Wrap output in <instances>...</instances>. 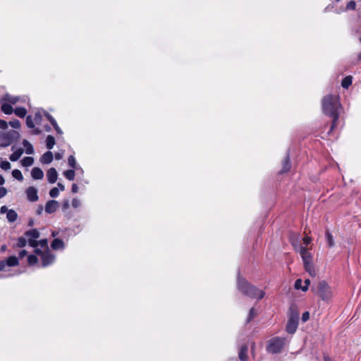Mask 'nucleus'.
I'll use <instances>...</instances> for the list:
<instances>
[{"instance_id":"27","label":"nucleus","mask_w":361,"mask_h":361,"mask_svg":"<svg viewBox=\"0 0 361 361\" xmlns=\"http://www.w3.org/2000/svg\"><path fill=\"white\" fill-rule=\"evenodd\" d=\"M20 162L23 166H30L34 163V159L31 157H25L21 159Z\"/></svg>"},{"instance_id":"23","label":"nucleus","mask_w":361,"mask_h":361,"mask_svg":"<svg viewBox=\"0 0 361 361\" xmlns=\"http://www.w3.org/2000/svg\"><path fill=\"white\" fill-rule=\"evenodd\" d=\"M353 82V77L351 75H348L345 77L342 81H341V86L345 88L348 89Z\"/></svg>"},{"instance_id":"62","label":"nucleus","mask_w":361,"mask_h":361,"mask_svg":"<svg viewBox=\"0 0 361 361\" xmlns=\"http://www.w3.org/2000/svg\"><path fill=\"white\" fill-rule=\"evenodd\" d=\"M5 183V180L4 177L0 174V185H4Z\"/></svg>"},{"instance_id":"56","label":"nucleus","mask_w":361,"mask_h":361,"mask_svg":"<svg viewBox=\"0 0 361 361\" xmlns=\"http://www.w3.org/2000/svg\"><path fill=\"white\" fill-rule=\"evenodd\" d=\"M44 116L49 121H51L52 118H54V117L48 112H45Z\"/></svg>"},{"instance_id":"20","label":"nucleus","mask_w":361,"mask_h":361,"mask_svg":"<svg viewBox=\"0 0 361 361\" xmlns=\"http://www.w3.org/2000/svg\"><path fill=\"white\" fill-rule=\"evenodd\" d=\"M1 110L7 115H11L13 112L12 106L8 103H2Z\"/></svg>"},{"instance_id":"38","label":"nucleus","mask_w":361,"mask_h":361,"mask_svg":"<svg viewBox=\"0 0 361 361\" xmlns=\"http://www.w3.org/2000/svg\"><path fill=\"white\" fill-rule=\"evenodd\" d=\"M0 167L1 169L7 171L11 169V164L8 161H1L0 162Z\"/></svg>"},{"instance_id":"8","label":"nucleus","mask_w":361,"mask_h":361,"mask_svg":"<svg viewBox=\"0 0 361 361\" xmlns=\"http://www.w3.org/2000/svg\"><path fill=\"white\" fill-rule=\"evenodd\" d=\"M28 238V243L32 247H36L39 245L38 241L36 240L39 237V232L34 228L27 231L24 234Z\"/></svg>"},{"instance_id":"61","label":"nucleus","mask_w":361,"mask_h":361,"mask_svg":"<svg viewBox=\"0 0 361 361\" xmlns=\"http://www.w3.org/2000/svg\"><path fill=\"white\" fill-rule=\"evenodd\" d=\"M49 122L52 125V126H56L58 124L54 118H52L51 121H49Z\"/></svg>"},{"instance_id":"52","label":"nucleus","mask_w":361,"mask_h":361,"mask_svg":"<svg viewBox=\"0 0 361 361\" xmlns=\"http://www.w3.org/2000/svg\"><path fill=\"white\" fill-rule=\"evenodd\" d=\"M54 157L56 160H60L63 158V153L56 152L55 153Z\"/></svg>"},{"instance_id":"21","label":"nucleus","mask_w":361,"mask_h":361,"mask_svg":"<svg viewBox=\"0 0 361 361\" xmlns=\"http://www.w3.org/2000/svg\"><path fill=\"white\" fill-rule=\"evenodd\" d=\"M6 218L11 223L16 221L18 219V214L13 209H9L6 214Z\"/></svg>"},{"instance_id":"33","label":"nucleus","mask_w":361,"mask_h":361,"mask_svg":"<svg viewBox=\"0 0 361 361\" xmlns=\"http://www.w3.org/2000/svg\"><path fill=\"white\" fill-rule=\"evenodd\" d=\"M256 315H257V313H256L255 308L252 307L249 311V314L247 315L246 322L247 323L250 322L256 317Z\"/></svg>"},{"instance_id":"10","label":"nucleus","mask_w":361,"mask_h":361,"mask_svg":"<svg viewBox=\"0 0 361 361\" xmlns=\"http://www.w3.org/2000/svg\"><path fill=\"white\" fill-rule=\"evenodd\" d=\"M282 168L281 171H279V173H285L288 172L290 170L291 168V164L290 160V156L288 153L286 156L284 157V159L282 161Z\"/></svg>"},{"instance_id":"41","label":"nucleus","mask_w":361,"mask_h":361,"mask_svg":"<svg viewBox=\"0 0 361 361\" xmlns=\"http://www.w3.org/2000/svg\"><path fill=\"white\" fill-rule=\"evenodd\" d=\"M302 279H297L295 282V288L297 290H299V289L302 290V288L303 287L302 286Z\"/></svg>"},{"instance_id":"34","label":"nucleus","mask_w":361,"mask_h":361,"mask_svg":"<svg viewBox=\"0 0 361 361\" xmlns=\"http://www.w3.org/2000/svg\"><path fill=\"white\" fill-rule=\"evenodd\" d=\"M27 244V240L23 237H19L17 240L16 245L18 247H24Z\"/></svg>"},{"instance_id":"39","label":"nucleus","mask_w":361,"mask_h":361,"mask_svg":"<svg viewBox=\"0 0 361 361\" xmlns=\"http://www.w3.org/2000/svg\"><path fill=\"white\" fill-rule=\"evenodd\" d=\"M59 188H53L52 189H51V190L49 191V195L51 197H58L59 195Z\"/></svg>"},{"instance_id":"55","label":"nucleus","mask_w":361,"mask_h":361,"mask_svg":"<svg viewBox=\"0 0 361 361\" xmlns=\"http://www.w3.org/2000/svg\"><path fill=\"white\" fill-rule=\"evenodd\" d=\"M8 210L9 209H8V208L6 206H2L0 209V212L1 214H4L6 212L7 213Z\"/></svg>"},{"instance_id":"11","label":"nucleus","mask_w":361,"mask_h":361,"mask_svg":"<svg viewBox=\"0 0 361 361\" xmlns=\"http://www.w3.org/2000/svg\"><path fill=\"white\" fill-rule=\"evenodd\" d=\"M59 203L56 200H49L45 205V212L48 214H52L56 212Z\"/></svg>"},{"instance_id":"60","label":"nucleus","mask_w":361,"mask_h":361,"mask_svg":"<svg viewBox=\"0 0 361 361\" xmlns=\"http://www.w3.org/2000/svg\"><path fill=\"white\" fill-rule=\"evenodd\" d=\"M324 361H334V360L330 357L329 355H324Z\"/></svg>"},{"instance_id":"37","label":"nucleus","mask_w":361,"mask_h":361,"mask_svg":"<svg viewBox=\"0 0 361 361\" xmlns=\"http://www.w3.org/2000/svg\"><path fill=\"white\" fill-rule=\"evenodd\" d=\"M26 125L29 128H35V124L32 116L29 115L26 117Z\"/></svg>"},{"instance_id":"28","label":"nucleus","mask_w":361,"mask_h":361,"mask_svg":"<svg viewBox=\"0 0 361 361\" xmlns=\"http://www.w3.org/2000/svg\"><path fill=\"white\" fill-rule=\"evenodd\" d=\"M23 145L25 147V152L27 154H31L34 152L32 145L27 140L23 141Z\"/></svg>"},{"instance_id":"54","label":"nucleus","mask_w":361,"mask_h":361,"mask_svg":"<svg viewBox=\"0 0 361 361\" xmlns=\"http://www.w3.org/2000/svg\"><path fill=\"white\" fill-rule=\"evenodd\" d=\"M27 252L25 250H23L21 251H20L19 252V257L20 258H23V257H25V255H27Z\"/></svg>"},{"instance_id":"4","label":"nucleus","mask_w":361,"mask_h":361,"mask_svg":"<svg viewBox=\"0 0 361 361\" xmlns=\"http://www.w3.org/2000/svg\"><path fill=\"white\" fill-rule=\"evenodd\" d=\"M298 323L299 313L296 310L291 307L290 308V315L286 324V331L290 334H294L298 329Z\"/></svg>"},{"instance_id":"36","label":"nucleus","mask_w":361,"mask_h":361,"mask_svg":"<svg viewBox=\"0 0 361 361\" xmlns=\"http://www.w3.org/2000/svg\"><path fill=\"white\" fill-rule=\"evenodd\" d=\"M2 101L8 102L11 104H16L17 102V99L14 97H11L9 94H6L2 99Z\"/></svg>"},{"instance_id":"7","label":"nucleus","mask_w":361,"mask_h":361,"mask_svg":"<svg viewBox=\"0 0 361 361\" xmlns=\"http://www.w3.org/2000/svg\"><path fill=\"white\" fill-rule=\"evenodd\" d=\"M35 252L41 255L42 263L43 267H47L52 264L54 261V255L49 251L42 252L39 249H35Z\"/></svg>"},{"instance_id":"35","label":"nucleus","mask_w":361,"mask_h":361,"mask_svg":"<svg viewBox=\"0 0 361 361\" xmlns=\"http://www.w3.org/2000/svg\"><path fill=\"white\" fill-rule=\"evenodd\" d=\"M9 125L16 129H19L21 126L20 122L18 119H13L9 121Z\"/></svg>"},{"instance_id":"46","label":"nucleus","mask_w":361,"mask_h":361,"mask_svg":"<svg viewBox=\"0 0 361 361\" xmlns=\"http://www.w3.org/2000/svg\"><path fill=\"white\" fill-rule=\"evenodd\" d=\"M310 284V280L306 279L305 281V286H303V287L302 288V290L307 291L308 290V287H309Z\"/></svg>"},{"instance_id":"45","label":"nucleus","mask_w":361,"mask_h":361,"mask_svg":"<svg viewBox=\"0 0 361 361\" xmlns=\"http://www.w3.org/2000/svg\"><path fill=\"white\" fill-rule=\"evenodd\" d=\"M39 245H40L42 247H48V243L47 239H42L39 241H38Z\"/></svg>"},{"instance_id":"3","label":"nucleus","mask_w":361,"mask_h":361,"mask_svg":"<svg viewBox=\"0 0 361 361\" xmlns=\"http://www.w3.org/2000/svg\"><path fill=\"white\" fill-rule=\"evenodd\" d=\"M286 343V338L275 336L269 339L267 342L266 350L268 353L271 354H278L281 353Z\"/></svg>"},{"instance_id":"48","label":"nucleus","mask_w":361,"mask_h":361,"mask_svg":"<svg viewBox=\"0 0 361 361\" xmlns=\"http://www.w3.org/2000/svg\"><path fill=\"white\" fill-rule=\"evenodd\" d=\"M34 120L37 122V123H39L42 120V115L39 112H37L35 115V118H34Z\"/></svg>"},{"instance_id":"58","label":"nucleus","mask_w":361,"mask_h":361,"mask_svg":"<svg viewBox=\"0 0 361 361\" xmlns=\"http://www.w3.org/2000/svg\"><path fill=\"white\" fill-rule=\"evenodd\" d=\"M304 243L308 245L311 242V238L310 237H305L303 238Z\"/></svg>"},{"instance_id":"22","label":"nucleus","mask_w":361,"mask_h":361,"mask_svg":"<svg viewBox=\"0 0 361 361\" xmlns=\"http://www.w3.org/2000/svg\"><path fill=\"white\" fill-rule=\"evenodd\" d=\"M325 237H326V240L328 246L329 247H334L335 245L334 236L332 235V234L330 233V231L329 230H326Z\"/></svg>"},{"instance_id":"43","label":"nucleus","mask_w":361,"mask_h":361,"mask_svg":"<svg viewBox=\"0 0 361 361\" xmlns=\"http://www.w3.org/2000/svg\"><path fill=\"white\" fill-rule=\"evenodd\" d=\"M8 128V123L2 119H0V129L5 130Z\"/></svg>"},{"instance_id":"57","label":"nucleus","mask_w":361,"mask_h":361,"mask_svg":"<svg viewBox=\"0 0 361 361\" xmlns=\"http://www.w3.org/2000/svg\"><path fill=\"white\" fill-rule=\"evenodd\" d=\"M41 133H42L41 130L39 128H35L32 130V133L35 134V135H39Z\"/></svg>"},{"instance_id":"1","label":"nucleus","mask_w":361,"mask_h":361,"mask_svg":"<svg viewBox=\"0 0 361 361\" xmlns=\"http://www.w3.org/2000/svg\"><path fill=\"white\" fill-rule=\"evenodd\" d=\"M322 109L323 113L331 119L327 132V135L331 136L338 129L340 115L343 110L338 94L331 93L324 96L322 99Z\"/></svg>"},{"instance_id":"50","label":"nucleus","mask_w":361,"mask_h":361,"mask_svg":"<svg viewBox=\"0 0 361 361\" xmlns=\"http://www.w3.org/2000/svg\"><path fill=\"white\" fill-rule=\"evenodd\" d=\"M78 187L77 184L73 183L71 187V192L73 193H76V192H78Z\"/></svg>"},{"instance_id":"42","label":"nucleus","mask_w":361,"mask_h":361,"mask_svg":"<svg viewBox=\"0 0 361 361\" xmlns=\"http://www.w3.org/2000/svg\"><path fill=\"white\" fill-rule=\"evenodd\" d=\"M310 319V313L309 312L306 311L302 313V321L305 322Z\"/></svg>"},{"instance_id":"49","label":"nucleus","mask_w":361,"mask_h":361,"mask_svg":"<svg viewBox=\"0 0 361 361\" xmlns=\"http://www.w3.org/2000/svg\"><path fill=\"white\" fill-rule=\"evenodd\" d=\"M69 201L68 200H64L62 203V209L63 210H66L69 207Z\"/></svg>"},{"instance_id":"24","label":"nucleus","mask_w":361,"mask_h":361,"mask_svg":"<svg viewBox=\"0 0 361 361\" xmlns=\"http://www.w3.org/2000/svg\"><path fill=\"white\" fill-rule=\"evenodd\" d=\"M23 153V149L20 148V149H17L16 151H15L13 154H11L10 155L9 159L11 161H16L17 160L19 159V158L20 157V156L22 155Z\"/></svg>"},{"instance_id":"2","label":"nucleus","mask_w":361,"mask_h":361,"mask_svg":"<svg viewBox=\"0 0 361 361\" xmlns=\"http://www.w3.org/2000/svg\"><path fill=\"white\" fill-rule=\"evenodd\" d=\"M237 288L243 295L252 299L259 300L265 295V292L264 290L258 288L245 279L240 276L238 278L237 281Z\"/></svg>"},{"instance_id":"16","label":"nucleus","mask_w":361,"mask_h":361,"mask_svg":"<svg viewBox=\"0 0 361 361\" xmlns=\"http://www.w3.org/2000/svg\"><path fill=\"white\" fill-rule=\"evenodd\" d=\"M247 350L248 347L247 345H243L240 349L238 357L241 361H247Z\"/></svg>"},{"instance_id":"5","label":"nucleus","mask_w":361,"mask_h":361,"mask_svg":"<svg viewBox=\"0 0 361 361\" xmlns=\"http://www.w3.org/2000/svg\"><path fill=\"white\" fill-rule=\"evenodd\" d=\"M317 293L324 301L329 300L333 296L331 288L325 281H322L318 283L317 287Z\"/></svg>"},{"instance_id":"13","label":"nucleus","mask_w":361,"mask_h":361,"mask_svg":"<svg viewBox=\"0 0 361 361\" xmlns=\"http://www.w3.org/2000/svg\"><path fill=\"white\" fill-rule=\"evenodd\" d=\"M53 153L51 151H47L40 157V162L43 164H48L53 161Z\"/></svg>"},{"instance_id":"18","label":"nucleus","mask_w":361,"mask_h":361,"mask_svg":"<svg viewBox=\"0 0 361 361\" xmlns=\"http://www.w3.org/2000/svg\"><path fill=\"white\" fill-rule=\"evenodd\" d=\"M6 266L16 267L19 264L18 259L16 256H10L5 260Z\"/></svg>"},{"instance_id":"32","label":"nucleus","mask_w":361,"mask_h":361,"mask_svg":"<svg viewBox=\"0 0 361 361\" xmlns=\"http://www.w3.org/2000/svg\"><path fill=\"white\" fill-rule=\"evenodd\" d=\"M38 262V259L37 257V256L34 255H30L28 257H27V263L30 266H33L35 264H36Z\"/></svg>"},{"instance_id":"26","label":"nucleus","mask_w":361,"mask_h":361,"mask_svg":"<svg viewBox=\"0 0 361 361\" xmlns=\"http://www.w3.org/2000/svg\"><path fill=\"white\" fill-rule=\"evenodd\" d=\"M55 138L53 135H49L46 138V146L47 149H51L55 145Z\"/></svg>"},{"instance_id":"59","label":"nucleus","mask_w":361,"mask_h":361,"mask_svg":"<svg viewBox=\"0 0 361 361\" xmlns=\"http://www.w3.org/2000/svg\"><path fill=\"white\" fill-rule=\"evenodd\" d=\"M57 185L61 191H63L65 190V186L61 183H58Z\"/></svg>"},{"instance_id":"14","label":"nucleus","mask_w":361,"mask_h":361,"mask_svg":"<svg viewBox=\"0 0 361 361\" xmlns=\"http://www.w3.org/2000/svg\"><path fill=\"white\" fill-rule=\"evenodd\" d=\"M300 255L302 259L303 264H306V262H312V255L307 251L306 247H302L300 249Z\"/></svg>"},{"instance_id":"53","label":"nucleus","mask_w":361,"mask_h":361,"mask_svg":"<svg viewBox=\"0 0 361 361\" xmlns=\"http://www.w3.org/2000/svg\"><path fill=\"white\" fill-rule=\"evenodd\" d=\"M6 267L5 260L0 261V271H4Z\"/></svg>"},{"instance_id":"64","label":"nucleus","mask_w":361,"mask_h":361,"mask_svg":"<svg viewBox=\"0 0 361 361\" xmlns=\"http://www.w3.org/2000/svg\"><path fill=\"white\" fill-rule=\"evenodd\" d=\"M28 226H33V220L32 219H30L28 222Z\"/></svg>"},{"instance_id":"15","label":"nucleus","mask_w":361,"mask_h":361,"mask_svg":"<svg viewBox=\"0 0 361 361\" xmlns=\"http://www.w3.org/2000/svg\"><path fill=\"white\" fill-rule=\"evenodd\" d=\"M32 178L35 180H40L44 177L43 171L39 167H34L31 171Z\"/></svg>"},{"instance_id":"17","label":"nucleus","mask_w":361,"mask_h":361,"mask_svg":"<svg viewBox=\"0 0 361 361\" xmlns=\"http://www.w3.org/2000/svg\"><path fill=\"white\" fill-rule=\"evenodd\" d=\"M51 247L53 250H61L65 247L64 243L59 238H55L51 243Z\"/></svg>"},{"instance_id":"51","label":"nucleus","mask_w":361,"mask_h":361,"mask_svg":"<svg viewBox=\"0 0 361 361\" xmlns=\"http://www.w3.org/2000/svg\"><path fill=\"white\" fill-rule=\"evenodd\" d=\"M53 127H54V130H56V132L58 134L61 135L63 133L62 130L60 128V127L59 126L58 124L56 126H53Z\"/></svg>"},{"instance_id":"47","label":"nucleus","mask_w":361,"mask_h":361,"mask_svg":"<svg viewBox=\"0 0 361 361\" xmlns=\"http://www.w3.org/2000/svg\"><path fill=\"white\" fill-rule=\"evenodd\" d=\"M7 193V190L4 187H0V199L4 197Z\"/></svg>"},{"instance_id":"25","label":"nucleus","mask_w":361,"mask_h":361,"mask_svg":"<svg viewBox=\"0 0 361 361\" xmlns=\"http://www.w3.org/2000/svg\"><path fill=\"white\" fill-rule=\"evenodd\" d=\"M13 112L17 116L20 118H24L27 114L26 109L22 106L16 107Z\"/></svg>"},{"instance_id":"40","label":"nucleus","mask_w":361,"mask_h":361,"mask_svg":"<svg viewBox=\"0 0 361 361\" xmlns=\"http://www.w3.org/2000/svg\"><path fill=\"white\" fill-rule=\"evenodd\" d=\"M355 8H356V3L355 1H350L346 4L347 10H355Z\"/></svg>"},{"instance_id":"31","label":"nucleus","mask_w":361,"mask_h":361,"mask_svg":"<svg viewBox=\"0 0 361 361\" xmlns=\"http://www.w3.org/2000/svg\"><path fill=\"white\" fill-rule=\"evenodd\" d=\"M68 164L70 167L75 169L77 168V163L73 155H70L68 158Z\"/></svg>"},{"instance_id":"19","label":"nucleus","mask_w":361,"mask_h":361,"mask_svg":"<svg viewBox=\"0 0 361 361\" xmlns=\"http://www.w3.org/2000/svg\"><path fill=\"white\" fill-rule=\"evenodd\" d=\"M305 270L310 274L311 276H314L316 275V271L312 264V262H306V264H303Z\"/></svg>"},{"instance_id":"9","label":"nucleus","mask_w":361,"mask_h":361,"mask_svg":"<svg viewBox=\"0 0 361 361\" xmlns=\"http://www.w3.org/2000/svg\"><path fill=\"white\" fill-rule=\"evenodd\" d=\"M25 193L29 201L34 202L38 200L37 190L35 187H28L25 190Z\"/></svg>"},{"instance_id":"6","label":"nucleus","mask_w":361,"mask_h":361,"mask_svg":"<svg viewBox=\"0 0 361 361\" xmlns=\"http://www.w3.org/2000/svg\"><path fill=\"white\" fill-rule=\"evenodd\" d=\"M20 137V134L18 131L14 130H11L5 133H4L1 140L4 142V146H8L12 144L13 142L17 141Z\"/></svg>"},{"instance_id":"12","label":"nucleus","mask_w":361,"mask_h":361,"mask_svg":"<svg viewBox=\"0 0 361 361\" xmlns=\"http://www.w3.org/2000/svg\"><path fill=\"white\" fill-rule=\"evenodd\" d=\"M47 180L50 183H54L57 180L58 173L54 168H50L47 172Z\"/></svg>"},{"instance_id":"63","label":"nucleus","mask_w":361,"mask_h":361,"mask_svg":"<svg viewBox=\"0 0 361 361\" xmlns=\"http://www.w3.org/2000/svg\"><path fill=\"white\" fill-rule=\"evenodd\" d=\"M6 249V245H3L1 247V249H0V251L1 252H4L5 251Z\"/></svg>"},{"instance_id":"44","label":"nucleus","mask_w":361,"mask_h":361,"mask_svg":"<svg viewBox=\"0 0 361 361\" xmlns=\"http://www.w3.org/2000/svg\"><path fill=\"white\" fill-rule=\"evenodd\" d=\"M80 205V201L78 199L74 198L72 200V206L74 208H78Z\"/></svg>"},{"instance_id":"29","label":"nucleus","mask_w":361,"mask_h":361,"mask_svg":"<svg viewBox=\"0 0 361 361\" xmlns=\"http://www.w3.org/2000/svg\"><path fill=\"white\" fill-rule=\"evenodd\" d=\"M64 176L69 180H73L75 176V173L73 169L65 171L63 172Z\"/></svg>"},{"instance_id":"30","label":"nucleus","mask_w":361,"mask_h":361,"mask_svg":"<svg viewBox=\"0 0 361 361\" xmlns=\"http://www.w3.org/2000/svg\"><path fill=\"white\" fill-rule=\"evenodd\" d=\"M12 176L14 178L17 179L19 181L23 180V176L21 171L18 169H14L12 171Z\"/></svg>"}]
</instances>
